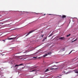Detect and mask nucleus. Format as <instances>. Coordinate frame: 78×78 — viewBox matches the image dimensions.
I'll use <instances>...</instances> for the list:
<instances>
[{
	"label": "nucleus",
	"mask_w": 78,
	"mask_h": 78,
	"mask_svg": "<svg viewBox=\"0 0 78 78\" xmlns=\"http://www.w3.org/2000/svg\"><path fill=\"white\" fill-rule=\"evenodd\" d=\"M51 52L48 53L47 54H45V55H44L43 56H44V57H45V56H48V55H51Z\"/></svg>",
	"instance_id": "1"
},
{
	"label": "nucleus",
	"mask_w": 78,
	"mask_h": 78,
	"mask_svg": "<svg viewBox=\"0 0 78 78\" xmlns=\"http://www.w3.org/2000/svg\"><path fill=\"white\" fill-rule=\"evenodd\" d=\"M34 31H35V30H33L30 31L28 33V34H27V35H26V36H28V35H29L30 34V33H33V32H34Z\"/></svg>",
	"instance_id": "2"
},
{
	"label": "nucleus",
	"mask_w": 78,
	"mask_h": 78,
	"mask_svg": "<svg viewBox=\"0 0 78 78\" xmlns=\"http://www.w3.org/2000/svg\"><path fill=\"white\" fill-rule=\"evenodd\" d=\"M16 37H14L13 38H8L7 39L8 40H12V39H16Z\"/></svg>",
	"instance_id": "3"
},
{
	"label": "nucleus",
	"mask_w": 78,
	"mask_h": 78,
	"mask_svg": "<svg viewBox=\"0 0 78 78\" xmlns=\"http://www.w3.org/2000/svg\"><path fill=\"white\" fill-rule=\"evenodd\" d=\"M59 39L60 40H64L65 38H64V37H60L59 38Z\"/></svg>",
	"instance_id": "4"
},
{
	"label": "nucleus",
	"mask_w": 78,
	"mask_h": 78,
	"mask_svg": "<svg viewBox=\"0 0 78 78\" xmlns=\"http://www.w3.org/2000/svg\"><path fill=\"white\" fill-rule=\"evenodd\" d=\"M23 65V63H21L19 65H15V67H17L18 66H22Z\"/></svg>",
	"instance_id": "5"
},
{
	"label": "nucleus",
	"mask_w": 78,
	"mask_h": 78,
	"mask_svg": "<svg viewBox=\"0 0 78 78\" xmlns=\"http://www.w3.org/2000/svg\"><path fill=\"white\" fill-rule=\"evenodd\" d=\"M62 19H64V18H66V16L63 15L62 16Z\"/></svg>",
	"instance_id": "6"
},
{
	"label": "nucleus",
	"mask_w": 78,
	"mask_h": 78,
	"mask_svg": "<svg viewBox=\"0 0 78 78\" xmlns=\"http://www.w3.org/2000/svg\"><path fill=\"white\" fill-rule=\"evenodd\" d=\"M75 73H78V71L77 70H75Z\"/></svg>",
	"instance_id": "7"
},
{
	"label": "nucleus",
	"mask_w": 78,
	"mask_h": 78,
	"mask_svg": "<svg viewBox=\"0 0 78 78\" xmlns=\"http://www.w3.org/2000/svg\"><path fill=\"white\" fill-rule=\"evenodd\" d=\"M48 71H49L48 69H47L46 71H45V72H47Z\"/></svg>",
	"instance_id": "8"
},
{
	"label": "nucleus",
	"mask_w": 78,
	"mask_h": 78,
	"mask_svg": "<svg viewBox=\"0 0 78 78\" xmlns=\"http://www.w3.org/2000/svg\"><path fill=\"white\" fill-rule=\"evenodd\" d=\"M73 50H72L71 51H70V52L69 53V55H70V54L71 53H72V51H73Z\"/></svg>",
	"instance_id": "9"
},
{
	"label": "nucleus",
	"mask_w": 78,
	"mask_h": 78,
	"mask_svg": "<svg viewBox=\"0 0 78 78\" xmlns=\"http://www.w3.org/2000/svg\"><path fill=\"white\" fill-rule=\"evenodd\" d=\"M62 50L63 51H64V50H65V48H63V49H62Z\"/></svg>",
	"instance_id": "10"
},
{
	"label": "nucleus",
	"mask_w": 78,
	"mask_h": 78,
	"mask_svg": "<svg viewBox=\"0 0 78 78\" xmlns=\"http://www.w3.org/2000/svg\"><path fill=\"white\" fill-rule=\"evenodd\" d=\"M70 36V34H69V35H67L66 36L67 37H69V36Z\"/></svg>",
	"instance_id": "11"
},
{
	"label": "nucleus",
	"mask_w": 78,
	"mask_h": 78,
	"mask_svg": "<svg viewBox=\"0 0 78 78\" xmlns=\"http://www.w3.org/2000/svg\"><path fill=\"white\" fill-rule=\"evenodd\" d=\"M34 71H36V69L33 70L32 71H31V72H34Z\"/></svg>",
	"instance_id": "12"
},
{
	"label": "nucleus",
	"mask_w": 78,
	"mask_h": 78,
	"mask_svg": "<svg viewBox=\"0 0 78 78\" xmlns=\"http://www.w3.org/2000/svg\"><path fill=\"white\" fill-rule=\"evenodd\" d=\"M47 37H45L43 39V41H44L45 40V39H47Z\"/></svg>",
	"instance_id": "13"
},
{
	"label": "nucleus",
	"mask_w": 78,
	"mask_h": 78,
	"mask_svg": "<svg viewBox=\"0 0 78 78\" xmlns=\"http://www.w3.org/2000/svg\"><path fill=\"white\" fill-rule=\"evenodd\" d=\"M51 36H52V34H51L50 35H49L48 37H51Z\"/></svg>",
	"instance_id": "14"
},
{
	"label": "nucleus",
	"mask_w": 78,
	"mask_h": 78,
	"mask_svg": "<svg viewBox=\"0 0 78 78\" xmlns=\"http://www.w3.org/2000/svg\"><path fill=\"white\" fill-rule=\"evenodd\" d=\"M77 38L76 39L74 40V42H75V41H76V40H77Z\"/></svg>",
	"instance_id": "15"
},
{
	"label": "nucleus",
	"mask_w": 78,
	"mask_h": 78,
	"mask_svg": "<svg viewBox=\"0 0 78 78\" xmlns=\"http://www.w3.org/2000/svg\"><path fill=\"white\" fill-rule=\"evenodd\" d=\"M5 40H6V39H5V40H3V41H4V42H5Z\"/></svg>",
	"instance_id": "16"
},
{
	"label": "nucleus",
	"mask_w": 78,
	"mask_h": 78,
	"mask_svg": "<svg viewBox=\"0 0 78 78\" xmlns=\"http://www.w3.org/2000/svg\"><path fill=\"white\" fill-rule=\"evenodd\" d=\"M33 58H35V59H36V58H37V57H34Z\"/></svg>",
	"instance_id": "17"
},
{
	"label": "nucleus",
	"mask_w": 78,
	"mask_h": 78,
	"mask_svg": "<svg viewBox=\"0 0 78 78\" xmlns=\"http://www.w3.org/2000/svg\"><path fill=\"white\" fill-rule=\"evenodd\" d=\"M44 37V35H41V37Z\"/></svg>",
	"instance_id": "18"
},
{
	"label": "nucleus",
	"mask_w": 78,
	"mask_h": 78,
	"mask_svg": "<svg viewBox=\"0 0 78 78\" xmlns=\"http://www.w3.org/2000/svg\"><path fill=\"white\" fill-rule=\"evenodd\" d=\"M27 51H26V52H24V53H27Z\"/></svg>",
	"instance_id": "19"
},
{
	"label": "nucleus",
	"mask_w": 78,
	"mask_h": 78,
	"mask_svg": "<svg viewBox=\"0 0 78 78\" xmlns=\"http://www.w3.org/2000/svg\"><path fill=\"white\" fill-rule=\"evenodd\" d=\"M58 62H55V63H56V64H58Z\"/></svg>",
	"instance_id": "20"
},
{
	"label": "nucleus",
	"mask_w": 78,
	"mask_h": 78,
	"mask_svg": "<svg viewBox=\"0 0 78 78\" xmlns=\"http://www.w3.org/2000/svg\"><path fill=\"white\" fill-rule=\"evenodd\" d=\"M5 22H8V21H7V20L5 21Z\"/></svg>",
	"instance_id": "21"
},
{
	"label": "nucleus",
	"mask_w": 78,
	"mask_h": 78,
	"mask_svg": "<svg viewBox=\"0 0 78 78\" xmlns=\"http://www.w3.org/2000/svg\"><path fill=\"white\" fill-rule=\"evenodd\" d=\"M23 56H25V55H22L21 57H22Z\"/></svg>",
	"instance_id": "22"
},
{
	"label": "nucleus",
	"mask_w": 78,
	"mask_h": 78,
	"mask_svg": "<svg viewBox=\"0 0 78 78\" xmlns=\"http://www.w3.org/2000/svg\"><path fill=\"white\" fill-rule=\"evenodd\" d=\"M53 69H54V68H52L51 69V70H53Z\"/></svg>",
	"instance_id": "23"
},
{
	"label": "nucleus",
	"mask_w": 78,
	"mask_h": 78,
	"mask_svg": "<svg viewBox=\"0 0 78 78\" xmlns=\"http://www.w3.org/2000/svg\"><path fill=\"white\" fill-rule=\"evenodd\" d=\"M68 73H66V74H68Z\"/></svg>",
	"instance_id": "24"
},
{
	"label": "nucleus",
	"mask_w": 78,
	"mask_h": 78,
	"mask_svg": "<svg viewBox=\"0 0 78 78\" xmlns=\"http://www.w3.org/2000/svg\"><path fill=\"white\" fill-rule=\"evenodd\" d=\"M4 20V19L2 20H1V21H2V20Z\"/></svg>",
	"instance_id": "25"
},
{
	"label": "nucleus",
	"mask_w": 78,
	"mask_h": 78,
	"mask_svg": "<svg viewBox=\"0 0 78 78\" xmlns=\"http://www.w3.org/2000/svg\"><path fill=\"white\" fill-rule=\"evenodd\" d=\"M55 67L56 66V65H54V67H55Z\"/></svg>",
	"instance_id": "26"
},
{
	"label": "nucleus",
	"mask_w": 78,
	"mask_h": 78,
	"mask_svg": "<svg viewBox=\"0 0 78 78\" xmlns=\"http://www.w3.org/2000/svg\"><path fill=\"white\" fill-rule=\"evenodd\" d=\"M2 15H0V17H2Z\"/></svg>",
	"instance_id": "27"
},
{
	"label": "nucleus",
	"mask_w": 78,
	"mask_h": 78,
	"mask_svg": "<svg viewBox=\"0 0 78 78\" xmlns=\"http://www.w3.org/2000/svg\"><path fill=\"white\" fill-rule=\"evenodd\" d=\"M55 69H56V70H57V69H58V68H55Z\"/></svg>",
	"instance_id": "28"
},
{
	"label": "nucleus",
	"mask_w": 78,
	"mask_h": 78,
	"mask_svg": "<svg viewBox=\"0 0 78 78\" xmlns=\"http://www.w3.org/2000/svg\"><path fill=\"white\" fill-rule=\"evenodd\" d=\"M64 73H66V72L64 71Z\"/></svg>",
	"instance_id": "29"
},
{
	"label": "nucleus",
	"mask_w": 78,
	"mask_h": 78,
	"mask_svg": "<svg viewBox=\"0 0 78 78\" xmlns=\"http://www.w3.org/2000/svg\"><path fill=\"white\" fill-rule=\"evenodd\" d=\"M16 30V29H13V30Z\"/></svg>",
	"instance_id": "30"
},
{
	"label": "nucleus",
	"mask_w": 78,
	"mask_h": 78,
	"mask_svg": "<svg viewBox=\"0 0 78 78\" xmlns=\"http://www.w3.org/2000/svg\"><path fill=\"white\" fill-rule=\"evenodd\" d=\"M45 14H44V16H45Z\"/></svg>",
	"instance_id": "31"
},
{
	"label": "nucleus",
	"mask_w": 78,
	"mask_h": 78,
	"mask_svg": "<svg viewBox=\"0 0 78 78\" xmlns=\"http://www.w3.org/2000/svg\"><path fill=\"white\" fill-rule=\"evenodd\" d=\"M2 55V56H3V55Z\"/></svg>",
	"instance_id": "32"
},
{
	"label": "nucleus",
	"mask_w": 78,
	"mask_h": 78,
	"mask_svg": "<svg viewBox=\"0 0 78 78\" xmlns=\"http://www.w3.org/2000/svg\"><path fill=\"white\" fill-rule=\"evenodd\" d=\"M60 76H61V75Z\"/></svg>",
	"instance_id": "33"
}]
</instances>
